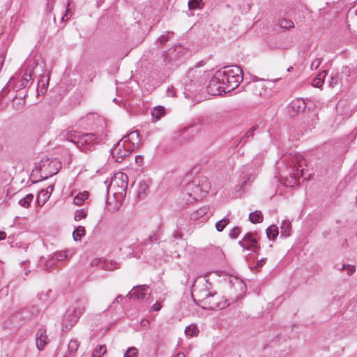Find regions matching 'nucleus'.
I'll return each mask as SVG.
<instances>
[{
  "instance_id": "f257e3e1",
  "label": "nucleus",
  "mask_w": 357,
  "mask_h": 357,
  "mask_svg": "<svg viewBox=\"0 0 357 357\" xmlns=\"http://www.w3.org/2000/svg\"><path fill=\"white\" fill-rule=\"evenodd\" d=\"M284 168L280 169L281 182L287 187H293L299 183V178L305 176L306 160L299 153L289 154L284 159Z\"/></svg>"
},
{
  "instance_id": "f03ea898",
  "label": "nucleus",
  "mask_w": 357,
  "mask_h": 357,
  "mask_svg": "<svg viewBox=\"0 0 357 357\" xmlns=\"http://www.w3.org/2000/svg\"><path fill=\"white\" fill-rule=\"evenodd\" d=\"M67 139L73 143L81 151L86 153L94 151L98 143L96 134L91 132H70L67 134Z\"/></svg>"
},
{
  "instance_id": "7ed1b4c3",
  "label": "nucleus",
  "mask_w": 357,
  "mask_h": 357,
  "mask_svg": "<svg viewBox=\"0 0 357 357\" xmlns=\"http://www.w3.org/2000/svg\"><path fill=\"white\" fill-rule=\"evenodd\" d=\"M221 74L222 83L227 86V91H231L238 86L243 81V70L238 66H225L218 70Z\"/></svg>"
},
{
  "instance_id": "20e7f679",
  "label": "nucleus",
  "mask_w": 357,
  "mask_h": 357,
  "mask_svg": "<svg viewBox=\"0 0 357 357\" xmlns=\"http://www.w3.org/2000/svg\"><path fill=\"white\" fill-rule=\"evenodd\" d=\"M86 303V301L79 299L77 301L75 305L66 311L63 319V331H69L77 322L85 311Z\"/></svg>"
},
{
  "instance_id": "39448f33",
  "label": "nucleus",
  "mask_w": 357,
  "mask_h": 357,
  "mask_svg": "<svg viewBox=\"0 0 357 357\" xmlns=\"http://www.w3.org/2000/svg\"><path fill=\"white\" fill-rule=\"evenodd\" d=\"M211 283L205 278L197 280L192 287V298L197 305H205V301L211 296L212 291L210 290Z\"/></svg>"
},
{
  "instance_id": "423d86ee",
  "label": "nucleus",
  "mask_w": 357,
  "mask_h": 357,
  "mask_svg": "<svg viewBox=\"0 0 357 357\" xmlns=\"http://www.w3.org/2000/svg\"><path fill=\"white\" fill-rule=\"evenodd\" d=\"M38 64L35 59H29L26 61V69L22 78L16 82L13 90L20 91L26 86L32 84V77L35 75V70L38 68Z\"/></svg>"
},
{
  "instance_id": "0eeeda50",
  "label": "nucleus",
  "mask_w": 357,
  "mask_h": 357,
  "mask_svg": "<svg viewBox=\"0 0 357 357\" xmlns=\"http://www.w3.org/2000/svg\"><path fill=\"white\" fill-rule=\"evenodd\" d=\"M40 177L47 179L49 177L56 174L61 168V162L56 159L43 158L40 161L38 167Z\"/></svg>"
},
{
  "instance_id": "6e6552de",
  "label": "nucleus",
  "mask_w": 357,
  "mask_h": 357,
  "mask_svg": "<svg viewBox=\"0 0 357 357\" xmlns=\"http://www.w3.org/2000/svg\"><path fill=\"white\" fill-rule=\"evenodd\" d=\"M128 176L123 173H119L115 176L114 178L111 181L110 185L107 187V191L109 188L114 190V196L115 199H123L126 195L128 188Z\"/></svg>"
},
{
  "instance_id": "1a4fd4ad",
  "label": "nucleus",
  "mask_w": 357,
  "mask_h": 357,
  "mask_svg": "<svg viewBox=\"0 0 357 357\" xmlns=\"http://www.w3.org/2000/svg\"><path fill=\"white\" fill-rule=\"evenodd\" d=\"M220 74L215 72L212 78L210 79L209 83L207 86L208 93L212 96L220 95L222 92L227 93L229 91L226 90L227 86L222 83V79Z\"/></svg>"
},
{
  "instance_id": "9d476101",
  "label": "nucleus",
  "mask_w": 357,
  "mask_h": 357,
  "mask_svg": "<svg viewBox=\"0 0 357 357\" xmlns=\"http://www.w3.org/2000/svg\"><path fill=\"white\" fill-rule=\"evenodd\" d=\"M132 151L131 148L126 143V141L121 139L112 149L111 154L116 162H121L126 156Z\"/></svg>"
},
{
  "instance_id": "9b49d317",
  "label": "nucleus",
  "mask_w": 357,
  "mask_h": 357,
  "mask_svg": "<svg viewBox=\"0 0 357 357\" xmlns=\"http://www.w3.org/2000/svg\"><path fill=\"white\" fill-rule=\"evenodd\" d=\"M228 304L223 297L218 295L216 292H213L211 296L205 301V305H202L204 309L211 310H221L225 308Z\"/></svg>"
},
{
  "instance_id": "f8f14e48",
  "label": "nucleus",
  "mask_w": 357,
  "mask_h": 357,
  "mask_svg": "<svg viewBox=\"0 0 357 357\" xmlns=\"http://www.w3.org/2000/svg\"><path fill=\"white\" fill-rule=\"evenodd\" d=\"M238 244L243 250L257 252L259 248L258 244L257 234L248 232L238 241Z\"/></svg>"
},
{
  "instance_id": "ddd939ff",
  "label": "nucleus",
  "mask_w": 357,
  "mask_h": 357,
  "mask_svg": "<svg viewBox=\"0 0 357 357\" xmlns=\"http://www.w3.org/2000/svg\"><path fill=\"white\" fill-rule=\"evenodd\" d=\"M184 195H188L195 201L202 199L206 196L199 186V184L197 183V181L195 179L192 182L186 184Z\"/></svg>"
},
{
  "instance_id": "4468645a",
  "label": "nucleus",
  "mask_w": 357,
  "mask_h": 357,
  "mask_svg": "<svg viewBox=\"0 0 357 357\" xmlns=\"http://www.w3.org/2000/svg\"><path fill=\"white\" fill-rule=\"evenodd\" d=\"M150 295L149 287L146 285L137 286L128 294L130 299L146 300Z\"/></svg>"
},
{
  "instance_id": "2eb2a0df",
  "label": "nucleus",
  "mask_w": 357,
  "mask_h": 357,
  "mask_svg": "<svg viewBox=\"0 0 357 357\" xmlns=\"http://www.w3.org/2000/svg\"><path fill=\"white\" fill-rule=\"evenodd\" d=\"M252 166L248 165L243 166L240 169V176H239V184H238V190H243L246 187V185L250 181L252 178Z\"/></svg>"
},
{
  "instance_id": "dca6fc26",
  "label": "nucleus",
  "mask_w": 357,
  "mask_h": 357,
  "mask_svg": "<svg viewBox=\"0 0 357 357\" xmlns=\"http://www.w3.org/2000/svg\"><path fill=\"white\" fill-rule=\"evenodd\" d=\"M121 139L126 141V143L128 144L132 151L139 146L141 142L140 135L137 131L130 132Z\"/></svg>"
},
{
  "instance_id": "f3484780",
  "label": "nucleus",
  "mask_w": 357,
  "mask_h": 357,
  "mask_svg": "<svg viewBox=\"0 0 357 357\" xmlns=\"http://www.w3.org/2000/svg\"><path fill=\"white\" fill-rule=\"evenodd\" d=\"M49 343V338L45 328H40L36 335V344L39 351L43 350L44 347Z\"/></svg>"
},
{
  "instance_id": "a211bd4d",
  "label": "nucleus",
  "mask_w": 357,
  "mask_h": 357,
  "mask_svg": "<svg viewBox=\"0 0 357 357\" xmlns=\"http://www.w3.org/2000/svg\"><path fill=\"white\" fill-rule=\"evenodd\" d=\"M91 266H99L101 268L107 271H113L120 268L119 264L116 261L102 260L98 258L91 261Z\"/></svg>"
},
{
  "instance_id": "6ab92c4d",
  "label": "nucleus",
  "mask_w": 357,
  "mask_h": 357,
  "mask_svg": "<svg viewBox=\"0 0 357 357\" xmlns=\"http://www.w3.org/2000/svg\"><path fill=\"white\" fill-rule=\"evenodd\" d=\"M208 206H202L199 208L190 213V219L193 221H196L199 219H202V221H206L209 218V215H208Z\"/></svg>"
},
{
  "instance_id": "aec40b11",
  "label": "nucleus",
  "mask_w": 357,
  "mask_h": 357,
  "mask_svg": "<svg viewBox=\"0 0 357 357\" xmlns=\"http://www.w3.org/2000/svg\"><path fill=\"white\" fill-rule=\"evenodd\" d=\"M195 180L197 181V183L199 184L201 190L206 195L211 188V183L208 178L206 176H200L198 178H195Z\"/></svg>"
},
{
  "instance_id": "412c9836",
  "label": "nucleus",
  "mask_w": 357,
  "mask_h": 357,
  "mask_svg": "<svg viewBox=\"0 0 357 357\" xmlns=\"http://www.w3.org/2000/svg\"><path fill=\"white\" fill-rule=\"evenodd\" d=\"M51 289L42 291L38 294L37 297L38 300H40L42 303L48 305L50 304L54 300V298L51 297Z\"/></svg>"
},
{
  "instance_id": "4be33fe9",
  "label": "nucleus",
  "mask_w": 357,
  "mask_h": 357,
  "mask_svg": "<svg viewBox=\"0 0 357 357\" xmlns=\"http://www.w3.org/2000/svg\"><path fill=\"white\" fill-rule=\"evenodd\" d=\"M181 50V47L176 46L173 49H170L168 50L165 55V61H167L169 63L175 61L177 59V53H179Z\"/></svg>"
},
{
  "instance_id": "5701e85b",
  "label": "nucleus",
  "mask_w": 357,
  "mask_h": 357,
  "mask_svg": "<svg viewBox=\"0 0 357 357\" xmlns=\"http://www.w3.org/2000/svg\"><path fill=\"white\" fill-rule=\"evenodd\" d=\"M291 109L296 113L304 112L305 109V103L302 99H296L291 101L290 105Z\"/></svg>"
},
{
  "instance_id": "b1692460",
  "label": "nucleus",
  "mask_w": 357,
  "mask_h": 357,
  "mask_svg": "<svg viewBox=\"0 0 357 357\" xmlns=\"http://www.w3.org/2000/svg\"><path fill=\"white\" fill-rule=\"evenodd\" d=\"M165 114V109L163 106H156L151 110V116L155 121L160 120Z\"/></svg>"
},
{
  "instance_id": "393cba45",
  "label": "nucleus",
  "mask_w": 357,
  "mask_h": 357,
  "mask_svg": "<svg viewBox=\"0 0 357 357\" xmlns=\"http://www.w3.org/2000/svg\"><path fill=\"white\" fill-rule=\"evenodd\" d=\"M89 198V192L84 191L78 193L73 199V204L77 206H81Z\"/></svg>"
},
{
  "instance_id": "a878e982",
  "label": "nucleus",
  "mask_w": 357,
  "mask_h": 357,
  "mask_svg": "<svg viewBox=\"0 0 357 357\" xmlns=\"http://www.w3.org/2000/svg\"><path fill=\"white\" fill-rule=\"evenodd\" d=\"M281 229V236L284 237H288L290 236V230H291V222L284 220L282 222L280 225Z\"/></svg>"
},
{
  "instance_id": "bb28decb",
  "label": "nucleus",
  "mask_w": 357,
  "mask_h": 357,
  "mask_svg": "<svg viewBox=\"0 0 357 357\" xmlns=\"http://www.w3.org/2000/svg\"><path fill=\"white\" fill-rule=\"evenodd\" d=\"M266 233L267 238L269 240L273 241L278 235V227L275 225H272L266 229Z\"/></svg>"
},
{
  "instance_id": "cd10ccee",
  "label": "nucleus",
  "mask_w": 357,
  "mask_h": 357,
  "mask_svg": "<svg viewBox=\"0 0 357 357\" xmlns=\"http://www.w3.org/2000/svg\"><path fill=\"white\" fill-rule=\"evenodd\" d=\"M249 220L252 223H260L263 221L264 217L260 211H255L249 214Z\"/></svg>"
},
{
  "instance_id": "c85d7f7f",
  "label": "nucleus",
  "mask_w": 357,
  "mask_h": 357,
  "mask_svg": "<svg viewBox=\"0 0 357 357\" xmlns=\"http://www.w3.org/2000/svg\"><path fill=\"white\" fill-rule=\"evenodd\" d=\"M86 234L84 227L78 226L73 232V239L75 241H79Z\"/></svg>"
},
{
  "instance_id": "c756f323",
  "label": "nucleus",
  "mask_w": 357,
  "mask_h": 357,
  "mask_svg": "<svg viewBox=\"0 0 357 357\" xmlns=\"http://www.w3.org/2000/svg\"><path fill=\"white\" fill-rule=\"evenodd\" d=\"M326 75V70H323L314 78L312 85L315 87L319 88L324 84V79Z\"/></svg>"
},
{
  "instance_id": "7c9ffc66",
  "label": "nucleus",
  "mask_w": 357,
  "mask_h": 357,
  "mask_svg": "<svg viewBox=\"0 0 357 357\" xmlns=\"http://www.w3.org/2000/svg\"><path fill=\"white\" fill-rule=\"evenodd\" d=\"M33 199V195L32 194H28L25 197L19 200V204L24 208H29Z\"/></svg>"
},
{
  "instance_id": "2f4dec72",
  "label": "nucleus",
  "mask_w": 357,
  "mask_h": 357,
  "mask_svg": "<svg viewBox=\"0 0 357 357\" xmlns=\"http://www.w3.org/2000/svg\"><path fill=\"white\" fill-rule=\"evenodd\" d=\"M24 104H25V100H24V98H18L17 97H15V98L13 100V107L17 111L22 110L24 108Z\"/></svg>"
},
{
  "instance_id": "473e14b6",
  "label": "nucleus",
  "mask_w": 357,
  "mask_h": 357,
  "mask_svg": "<svg viewBox=\"0 0 357 357\" xmlns=\"http://www.w3.org/2000/svg\"><path fill=\"white\" fill-rule=\"evenodd\" d=\"M149 189V185L145 181H142L139 183L137 195L139 197H143L146 195V191Z\"/></svg>"
},
{
  "instance_id": "72a5a7b5",
  "label": "nucleus",
  "mask_w": 357,
  "mask_h": 357,
  "mask_svg": "<svg viewBox=\"0 0 357 357\" xmlns=\"http://www.w3.org/2000/svg\"><path fill=\"white\" fill-rule=\"evenodd\" d=\"M50 195H48V192H45L42 190L39 192L37 197V202L39 205L43 206L45 204V202L50 199Z\"/></svg>"
},
{
  "instance_id": "f704fd0d",
  "label": "nucleus",
  "mask_w": 357,
  "mask_h": 357,
  "mask_svg": "<svg viewBox=\"0 0 357 357\" xmlns=\"http://www.w3.org/2000/svg\"><path fill=\"white\" fill-rule=\"evenodd\" d=\"M107 351L105 345H98L93 350L91 357H101Z\"/></svg>"
},
{
  "instance_id": "c9c22d12",
  "label": "nucleus",
  "mask_w": 357,
  "mask_h": 357,
  "mask_svg": "<svg viewBox=\"0 0 357 357\" xmlns=\"http://www.w3.org/2000/svg\"><path fill=\"white\" fill-rule=\"evenodd\" d=\"M229 222V219L228 217H225L222 220H218L215 223V229L218 231H222L224 229L227 227V225Z\"/></svg>"
},
{
  "instance_id": "e433bc0d",
  "label": "nucleus",
  "mask_w": 357,
  "mask_h": 357,
  "mask_svg": "<svg viewBox=\"0 0 357 357\" xmlns=\"http://www.w3.org/2000/svg\"><path fill=\"white\" fill-rule=\"evenodd\" d=\"M88 214V209L86 208L78 209L75 211L74 219L75 221H79L82 219L86 218Z\"/></svg>"
},
{
  "instance_id": "4c0bfd02",
  "label": "nucleus",
  "mask_w": 357,
  "mask_h": 357,
  "mask_svg": "<svg viewBox=\"0 0 357 357\" xmlns=\"http://www.w3.org/2000/svg\"><path fill=\"white\" fill-rule=\"evenodd\" d=\"M258 129V126H254L250 130H248L244 136L240 139H238L236 142V144H235V147L238 144H240L243 139H247V138H249L250 137H253L254 135V132L255 130H257Z\"/></svg>"
},
{
  "instance_id": "58836bf2",
  "label": "nucleus",
  "mask_w": 357,
  "mask_h": 357,
  "mask_svg": "<svg viewBox=\"0 0 357 357\" xmlns=\"http://www.w3.org/2000/svg\"><path fill=\"white\" fill-rule=\"evenodd\" d=\"M122 199H116V201L114 202V205L112 206V204L109 202H107V210L111 213H115L121 207V201Z\"/></svg>"
},
{
  "instance_id": "ea45409f",
  "label": "nucleus",
  "mask_w": 357,
  "mask_h": 357,
  "mask_svg": "<svg viewBox=\"0 0 357 357\" xmlns=\"http://www.w3.org/2000/svg\"><path fill=\"white\" fill-rule=\"evenodd\" d=\"M199 332V330L197 327V326L191 324L188 326H187L185 329V333L186 335L193 337L197 335V333Z\"/></svg>"
},
{
  "instance_id": "a19ab883",
  "label": "nucleus",
  "mask_w": 357,
  "mask_h": 357,
  "mask_svg": "<svg viewBox=\"0 0 357 357\" xmlns=\"http://www.w3.org/2000/svg\"><path fill=\"white\" fill-rule=\"evenodd\" d=\"M279 25L282 29H288L294 26V24L291 20L285 18L280 20Z\"/></svg>"
},
{
  "instance_id": "79ce46f5",
  "label": "nucleus",
  "mask_w": 357,
  "mask_h": 357,
  "mask_svg": "<svg viewBox=\"0 0 357 357\" xmlns=\"http://www.w3.org/2000/svg\"><path fill=\"white\" fill-rule=\"evenodd\" d=\"M188 8L190 10L199 9L203 5L202 0H189Z\"/></svg>"
},
{
  "instance_id": "37998d69",
  "label": "nucleus",
  "mask_w": 357,
  "mask_h": 357,
  "mask_svg": "<svg viewBox=\"0 0 357 357\" xmlns=\"http://www.w3.org/2000/svg\"><path fill=\"white\" fill-rule=\"evenodd\" d=\"M138 349L136 347H131L126 350L123 357H138Z\"/></svg>"
},
{
  "instance_id": "c03bdc74",
  "label": "nucleus",
  "mask_w": 357,
  "mask_h": 357,
  "mask_svg": "<svg viewBox=\"0 0 357 357\" xmlns=\"http://www.w3.org/2000/svg\"><path fill=\"white\" fill-rule=\"evenodd\" d=\"M241 232V228L238 226H236L231 229L229 232V236L232 239H236Z\"/></svg>"
},
{
  "instance_id": "a18cd8bd",
  "label": "nucleus",
  "mask_w": 357,
  "mask_h": 357,
  "mask_svg": "<svg viewBox=\"0 0 357 357\" xmlns=\"http://www.w3.org/2000/svg\"><path fill=\"white\" fill-rule=\"evenodd\" d=\"M79 347V342L76 340H71L68 343V351L70 353L75 352Z\"/></svg>"
},
{
  "instance_id": "49530a36",
  "label": "nucleus",
  "mask_w": 357,
  "mask_h": 357,
  "mask_svg": "<svg viewBox=\"0 0 357 357\" xmlns=\"http://www.w3.org/2000/svg\"><path fill=\"white\" fill-rule=\"evenodd\" d=\"M340 271L346 270L348 275H351L355 271L356 268L353 265H342L341 267L337 268Z\"/></svg>"
},
{
  "instance_id": "de8ad7c7",
  "label": "nucleus",
  "mask_w": 357,
  "mask_h": 357,
  "mask_svg": "<svg viewBox=\"0 0 357 357\" xmlns=\"http://www.w3.org/2000/svg\"><path fill=\"white\" fill-rule=\"evenodd\" d=\"M71 3H72V1L71 0H68L66 13H65L64 15L61 18V20L63 22L68 20L69 18L72 16V12L70 11V9H71L70 4H71Z\"/></svg>"
},
{
  "instance_id": "09e8293b",
  "label": "nucleus",
  "mask_w": 357,
  "mask_h": 357,
  "mask_svg": "<svg viewBox=\"0 0 357 357\" xmlns=\"http://www.w3.org/2000/svg\"><path fill=\"white\" fill-rule=\"evenodd\" d=\"M54 257L58 261L64 260L68 258V251L56 252L55 253Z\"/></svg>"
},
{
  "instance_id": "8fccbe9b",
  "label": "nucleus",
  "mask_w": 357,
  "mask_h": 357,
  "mask_svg": "<svg viewBox=\"0 0 357 357\" xmlns=\"http://www.w3.org/2000/svg\"><path fill=\"white\" fill-rule=\"evenodd\" d=\"M173 34L172 32L168 31L166 34H163L159 37L158 40L161 44H165L169 40V36Z\"/></svg>"
},
{
  "instance_id": "3c124183",
  "label": "nucleus",
  "mask_w": 357,
  "mask_h": 357,
  "mask_svg": "<svg viewBox=\"0 0 357 357\" xmlns=\"http://www.w3.org/2000/svg\"><path fill=\"white\" fill-rule=\"evenodd\" d=\"M322 60L321 59H315L311 63L310 68L312 70H317L320 64L321 63Z\"/></svg>"
},
{
  "instance_id": "603ef678",
  "label": "nucleus",
  "mask_w": 357,
  "mask_h": 357,
  "mask_svg": "<svg viewBox=\"0 0 357 357\" xmlns=\"http://www.w3.org/2000/svg\"><path fill=\"white\" fill-rule=\"evenodd\" d=\"M56 0H47L46 6V11L51 13L53 10Z\"/></svg>"
},
{
  "instance_id": "864d4df0",
  "label": "nucleus",
  "mask_w": 357,
  "mask_h": 357,
  "mask_svg": "<svg viewBox=\"0 0 357 357\" xmlns=\"http://www.w3.org/2000/svg\"><path fill=\"white\" fill-rule=\"evenodd\" d=\"M338 80L339 77L337 75L331 76V80L329 81V86L331 87L335 86L337 84Z\"/></svg>"
},
{
  "instance_id": "5fc2aeb1",
  "label": "nucleus",
  "mask_w": 357,
  "mask_h": 357,
  "mask_svg": "<svg viewBox=\"0 0 357 357\" xmlns=\"http://www.w3.org/2000/svg\"><path fill=\"white\" fill-rule=\"evenodd\" d=\"M168 96L174 97L176 96V91L173 86L168 88L167 90Z\"/></svg>"
},
{
  "instance_id": "6e6d98bb",
  "label": "nucleus",
  "mask_w": 357,
  "mask_h": 357,
  "mask_svg": "<svg viewBox=\"0 0 357 357\" xmlns=\"http://www.w3.org/2000/svg\"><path fill=\"white\" fill-rule=\"evenodd\" d=\"M266 261V258H262V259H259L257 262L256 268H261L265 264Z\"/></svg>"
},
{
  "instance_id": "4d7b16f0",
  "label": "nucleus",
  "mask_w": 357,
  "mask_h": 357,
  "mask_svg": "<svg viewBox=\"0 0 357 357\" xmlns=\"http://www.w3.org/2000/svg\"><path fill=\"white\" fill-rule=\"evenodd\" d=\"M252 165H257L258 167L261 166L262 165V159L261 158H255L252 161Z\"/></svg>"
},
{
  "instance_id": "13d9d810",
  "label": "nucleus",
  "mask_w": 357,
  "mask_h": 357,
  "mask_svg": "<svg viewBox=\"0 0 357 357\" xmlns=\"http://www.w3.org/2000/svg\"><path fill=\"white\" fill-rule=\"evenodd\" d=\"M31 312L33 315H36L39 313L40 310L36 306H32L31 309Z\"/></svg>"
},
{
  "instance_id": "bf43d9fd",
  "label": "nucleus",
  "mask_w": 357,
  "mask_h": 357,
  "mask_svg": "<svg viewBox=\"0 0 357 357\" xmlns=\"http://www.w3.org/2000/svg\"><path fill=\"white\" fill-rule=\"evenodd\" d=\"M162 307L161 304L156 303L152 306V310L153 311H159Z\"/></svg>"
},
{
  "instance_id": "052dcab7",
  "label": "nucleus",
  "mask_w": 357,
  "mask_h": 357,
  "mask_svg": "<svg viewBox=\"0 0 357 357\" xmlns=\"http://www.w3.org/2000/svg\"><path fill=\"white\" fill-rule=\"evenodd\" d=\"M148 241L151 243H155L158 241V236L156 234H153L148 238Z\"/></svg>"
},
{
  "instance_id": "680f3d73",
  "label": "nucleus",
  "mask_w": 357,
  "mask_h": 357,
  "mask_svg": "<svg viewBox=\"0 0 357 357\" xmlns=\"http://www.w3.org/2000/svg\"><path fill=\"white\" fill-rule=\"evenodd\" d=\"M53 189H54L53 185H49V186L47 188V189H46V191H45V192H48V195H51V193L52 192Z\"/></svg>"
},
{
  "instance_id": "e2e57ef3",
  "label": "nucleus",
  "mask_w": 357,
  "mask_h": 357,
  "mask_svg": "<svg viewBox=\"0 0 357 357\" xmlns=\"http://www.w3.org/2000/svg\"><path fill=\"white\" fill-rule=\"evenodd\" d=\"M6 238V232L0 231V241L3 240Z\"/></svg>"
},
{
  "instance_id": "0e129e2a",
  "label": "nucleus",
  "mask_w": 357,
  "mask_h": 357,
  "mask_svg": "<svg viewBox=\"0 0 357 357\" xmlns=\"http://www.w3.org/2000/svg\"><path fill=\"white\" fill-rule=\"evenodd\" d=\"M16 81L15 78H12L9 80L8 82V87L9 88H11L12 87V84L15 83V82Z\"/></svg>"
},
{
  "instance_id": "69168bd1",
  "label": "nucleus",
  "mask_w": 357,
  "mask_h": 357,
  "mask_svg": "<svg viewBox=\"0 0 357 357\" xmlns=\"http://www.w3.org/2000/svg\"><path fill=\"white\" fill-rule=\"evenodd\" d=\"M353 9H355L354 12L356 13V14L357 15V2H354V6H352V8L350 9V10H353Z\"/></svg>"
},
{
  "instance_id": "338daca9",
  "label": "nucleus",
  "mask_w": 357,
  "mask_h": 357,
  "mask_svg": "<svg viewBox=\"0 0 357 357\" xmlns=\"http://www.w3.org/2000/svg\"><path fill=\"white\" fill-rule=\"evenodd\" d=\"M135 160L137 162H141L142 160V158L141 155H137L135 157Z\"/></svg>"
},
{
  "instance_id": "774afa93",
  "label": "nucleus",
  "mask_w": 357,
  "mask_h": 357,
  "mask_svg": "<svg viewBox=\"0 0 357 357\" xmlns=\"http://www.w3.org/2000/svg\"><path fill=\"white\" fill-rule=\"evenodd\" d=\"M174 357H185V355L183 353L180 352L175 355Z\"/></svg>"
}]
</instances>
